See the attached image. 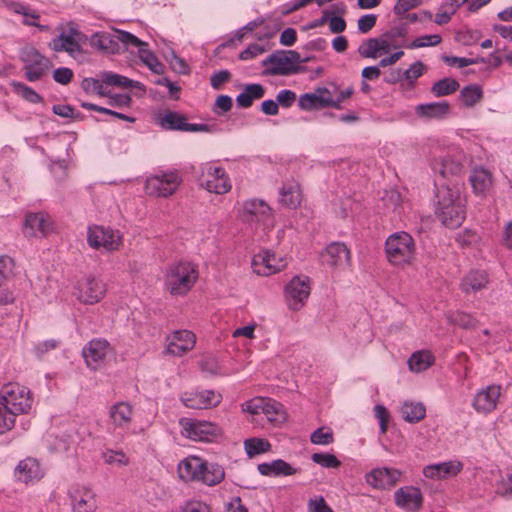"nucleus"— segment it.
I'll list each match as a JSON object with an SVG mask.
<instances>
[{"label": "nucleus", "mask_w": 512, "mask_h": 512, "mask_svg": "<svg viewBox=\"0 0 512 512\" xmlns=\"http://www.w3.org/2000/svg\"><path fill=\"white\" fill-rule=\"evenodd\" d=\"M436 215L450 229L461 226L466 217L465 198L459 187L441 184L436 188Z\"/></svg>", "instance_id": "nucleus-1"}, {"label": "nucleus", "mask_w": 512, "mask_h": 512, "mask_svg": "<svg viewBox=\"0 0 512 512\" xmlns=\"http://www.w3.org/2000/svg\"><path fill=\"white\" fill-rule=\"evenodd\" d=\"M198 276L197 266L192 262H175L166 268L164 287L173 296H183L192 289Z\"/></svg>", "instance_id": "nucleus-2"}, {"label": "nucleus", "mask_w": 512, "mask_h": 512, "mask_svg": "<svg viewBox=\"0 0 512 512\" xmlns=\"http://www.w3.org/2000/svg\"><path fill=\"white\" fill-rule=\"evenodd\" d=\"M385 253L392 265L411 264L416 256L414 239L407 232H395L386 239Z\"/></svg>", "instance_id": "nucleus-3"}, {"label": "nucleus", "mask_w": 512, "mask_h": 512, "mask_svg": "<svg viewBox=\"0 0 512 512\" xmlns=\"http://www.w3.org/2000/svg\"><path fill=\"white\" fill-rule=\"evenodd\" d=\"M309 60L308 57L302 59L295 50H277L262 61V66L270 65L265 71L267 75L287 76L300 72L302 68L298 64Z\"/></svg>", "instance_id": "nucleus-4"}, {"label": "nucleus", "mask_w": 512, "mask_h": 512, "mask_svg": "<svg viewBox=\"0 0 512 512\" xmlns=\"http://www.w3.org/2000/svg\"><path fill=\"white\" fill-rule=\"evenodd\" d=\"M0 397L2 403L16 415L28 413L32 408L31 391L19 383L10 382L3 385Z\"/></svg>", "instance_id": "nucleus-5"}, {"label": "nucleus", "mask_w": 512, "mask_h": 512, "mask_svg": "<svg viewBox=\"0 0 512 512\" xmlns=\"http://www.w3.org/2000/svg\"><path fill=\"white\" fill-rule=\"evenodd\" d=\"M182 183V177L177 170H168L152 175L146 179L145 192L155 197L172 196Z\"/></svg>", "instance_id": "nucleus-6"}, {"label": "nucleus", "mask_w": 512, "mask_h": 512, "mask_svg": "<svg viewBox=\"0 0 512 512\" xmlns=\"http://www.w3.org/2000/svg\"><path fill=\"white\" fill-rule=\"evenodd\" d=\"M180 425L182 435L193 441L212 442L222 436V429L213 422L183 418Z\"/></svg>", "instance_id": "nucleus-7"}, {"label": "nucleus", "mask_w": 512, "mask_h": 512, "mask_svg": "<svg viewBox=\"0 0 512 512\" xmlns=\"http://www.w3.org/2000/svg\"><path fill=\"white\" fill-rule=\"evenodd\" d=\"M20 59L24 64L25 76L31 82L39 80L51 67L50 60L32 46L21 50Z\"/></svg>", "instance_id": "nucleus-8"}, {"label": "nucleus", "mask_w": 512, "mask_h": 512, "mask_svg": "<svg viewBox=\"0 0 512 512\" xmlns=\"http://www.w3.org/2000/svg\"><path fill=\"white\" fill-rule=\"evenodd\" d=\"M88 243L95 249H104L111 252L118 250L122 245V235L118 230L104 226H92L88 229Z\"/></svg>", "instance_id": "nucleus-9"}, {"label": "nucleus", "mask_w": 512, "mask_h": 512, "mask_svg": "<svg viewBox=\"0 0 512 512\" xmlns=\"http://www.w3.org/2000/svg\"><path fill=\"white\" fill-rule=\"evenodd\" d=\"M201 169V186L208 192L226 194L231 190L230 179L222 167L207 163L204 164Z\"/></svg>", "instance_id": "nucleus-10"}, {"label": "nucleus", "mask_w": 512, "mask_h": 512, "mask_svg": "<svg viewBox=\"0 0 512 512\" xmlns=\"http://www.w3.org/2000/svg\"><path fill=\"white\" fill-rule=\"evenodd\" d=\"M238 217L243 222L270 225L272 223V210L264 200L253 198L245 200L241 204Z\"/></svg>", "instance_id": "nucleus-11"}, {"label": "nucleus", "mask_w": 512, "mask_h": 512, "mask_svg": "<svg viewBox=\"0 0 512 512\" xmlns=\"http://www.w3.org/2000/svg\"><path fill=\"white\" fill-rule=\"evenodd\" d=\"M285 299L290 310L298 311L310 295V283L307 276H295L285 286Z\"/></svg>", "instance_id": "nucleus-12"}, {"label": "nucleus", "mask_w": 512, "mask_h": 512, "mask_svg": "<svg viewBox=\"0 0 512 512\" xmlns=\"http://www.w3.org/2000/svg\"><path fill=\"white\" fill-rule=\"evenodd\" d=\"M106 294V286L102 280L87 276L79 281L76 287V297L84 304H96L100 302Z\"/></svg>", "instance_id": "nucleus-13"}, {"label": "nucleus", "mask_w": 512, "mask_h": 512, "mask_svg": "<svg viewBox=\"0 0 512 512\" xmlns=\"http://www.w3.org/2000/svg\"><path fill=\"white\" fill-rule=\"evenodd\" d=\"M182 403L191 409H209L217 406L222 399L214 390L184 392L180 397Z\"/></svg>", "instance_id": "nucleus-14"}, {"label": "nucleus", "mask_w": 512, "mask_h": 512, "mask_svg": "<svg viewBox=\"0 0 512 512\" xmlns=\"http://www.w3.org/2000/svg\"><path fill=\"white\" fill-rule=\"evenodd\" d=\"M461 153L448 152L445 155L434 158L431 162V168L435 174H438L442 178L449 176L459 175L463 171Z\"/></svg>", "instance_id": "nucleus-15"}, {"label": "nucleus", "mask_w": 512, "mask_h": 512, "mask_svg": "<svg viewBox=\"0 0 512 512\" xmlns=\"http://www.w3.org/2000/svg\"><path fill=\"white\" fill-rule=\"evenodd\" d=\"M401 472L394 468H375L366 473V483L374 489L386 490L397 484L400 480Z\"/></svg>", "instance_id": "nucleus-16"}, {"label": "nucleus", "mask_w": 512, "mask_h": 512, "mask_svg": "<svg viewBox=\"0 0 512 512\" xmlns=\"http://www.w3.org/2000/svg\"><path fill=\"white\" fill-rule=\"evenodd\" d=\"M14 476L21 483L34 484L44 477V470L36 458L27 457L17 464Z\"/></svg>", "instance_id": "nucleus-17"}, {"label": "nucleus", "mask_w": 512, "mask_h": 512, "mask_svg": "<svg viewBox=\"0 0 512 512\" xmlns=\"http://www.w3.org/2000/svg\"><path fill=\"white\" fill-rule=\"evenodd\" d=\"M73 512H95L97 499L94 491L86 486L73 487L70 492Z\"/></svg>", "instance_id": "nucleus-18"}, {"label": "nucleus", "mask_w": 512, "mask_h": 512, "mask_svg": "<svg viewBox=\"0 0 512 512\" xmlns=\"http://www.w3.org/2000/svg\"><path fill=\"white\" fill-rule=\"evenodd\" d=\"M285 267V259L278 258L274 253H270L269 251L255 255L252 260L253 271L260 276L272 275Z\"/></svg>", "instance_id": "nucleus-19"}, {"label": "nucleus", "mask_w": 512, "mask_h": 512, "mask_svg": "<svg viewBox=\"0 0 512 512\" xmlns=\"http://www.w3.org/2000/svg\"><path fill=\"white\" fill-rule=\"evenodd\" d=\"M500 394V386L489 385L476 393L472 406L479 413H490L496 409Z\"/></svg>", "instance_id": "nucleus-20"}, {"label": "nucleus", "mask_w": 512, "mask_h": 512, "mask_svg": "<svg viewBox=\"0 0 512 512\" xmlns=\"http://www.w3.org/2000/svg\"><path fill=\"white\" fill-rule=\"evenodd\" d=\"M350 251L344 243L334 242L327 246L322 254L323 263L335 268L344 269L350 265Z\"/></svg>", "instance_id": "nucleus-21"}, {"label": "nucleus", "mask_w": 512, "mask_h": 512, "mask_svg": "<svg viewBox=\"0 0 512 512\" xmlns=\"http://www.w3.org/2000/svg\"><path fill=\"white\" fill-rule=\"evenodd\" d=\"M394 500L399 508L414 512L420 509L423 496L419 488L405 486L395 491Z\"/></svg>", "instance_id": "nucleus-22"}, {"label": "nucleus", "mask_w": 512, "mask_h": 512, "mask_svg": "<svg viewBox=\"0 0 512 512\" xmlns=\"http://www.w3.org/2000/svg\"><path fill=\"white\" fill-rule=\"evenodd\" d=\"M196 344V336L189 330H176L166 338L165 352H189Z\"/></svg>", "instance_id": "nucleus-23"}, {"label": "nucleus", "mask_w": 512, "mask_h": 512, "mask_svg": "<svg viewBox=\"0 0 512 512\" xmlns=\"http://www.w3.org/2000/svg\"><path fill=\"white\" fill-rule=\"evenodd\" d=\"M463 469L460 461H446L431 464L423 468V474L426 478L441 480L456 476Z\"/></svg>", "instance_id": "nucleus-24"}, {"label": "nucleus", "mask_w": 512, "mask_h": 512, "mask_svg": "<svg viewBox=\"0 0 512 512\" xmlns=\"http://www.w3.org/2000/svg\"><path fill=\"white\" fill-rule=\"evenodd\" d=\"M108 415L115 428L123 429L132 422L133 406L128 402H117L110 406Z\"/></svg>", "instance_id": "nucleus-25"}, {"label": "nucleus", "mask_w": 512, "mask_h": 512, "mask_svg": "<svg viewBox=\"0 0 512 512\" xmlns=\"http://www.w3.org/2000/svg\"><path fill=\"white\" fill-rule=\"evenodd\" d=\"M90 44L92 47L108 54L121 52V46L118 45L116 39V29L111 32H96L91 36Z\"/></svg>", "instance_id": "nucleus-26"}, {"label": "nucleus", "mask_w": 512, "mask_h": 512, "mask_svg": "<svg viewBox=\"0 0 512 512\" xmlns=\"http://www.w3.org/2000/svg\"><path fill=\"white\" fill-rule=\"evenodd\" d=\"M449 110L450 105L447 101L419 104L415 107L416 115L425 120L443 119Z\"/></svg>", "instance_id": "nucleus-27"}, {"label": "nucleus", "mask_w": 512, "mask_h": 512, "mask_svg": "<svg viewBox=\"0 0 512 512\" xmlns=\"http://www.w3.org/2000/svg\"><path fill=\"white\" fill-rule=\"evenodd\" d=\"M203 468L204 461L200 457L191 456L183 459L178 464V474L184 481H198Z\"/></svg>", "instance_id": "nucleus-28"}, {"label": "nucleus", "mask_w": 512, "mask_h": 512, "mask_svg": "<svg viewBox=\"0 0 512 512\" xmlns=\"http://www.w3.org/2000/svg\"><path fill=\"white\" fill-rule=\"evenodd\" d=\"M259 473L263 476H290L298 472L289 463L282 459H276L271 462H264L257 467Z\"/></svg>", "instance_id": "nucleus-29"}, {"label": "nucleus", "mask_w": 512, "mask_h": 512, "mask_svg": "<svg viewBox=\"0 0 512 512\" xmlns=\"http://www.w3.org/2000/svg\"><path fill=\"white\" fill-rule=\"evenodd\" d=\"M50 224L47 217L42 213L29 214L25 218L24 233L27 236L45 235Z\"/></svg>", "instance_id": "nucleus-30"}, {"label": "nucleus", "mask_w": 512, "mask_h": 512, "mask_svg": "<svg viewBox=\"0 0 512 512\" xmlns=\"http://www.w3.org/2000/svg\"><path fill=\"white\" fill-rule=\"evenodd\" d=\"M50 47L56 52L65 51L73 57L82 51L80 44L72 36V33L66 34L65 32L54 38L50 43Z\"/></svg>", "instance_id": "nucleus-31"}, {"label": "nucleus", "mask_w": 512, "mask_h": 512, "mask_svg": "<svg viewBox=\"0 0 512 512\" xmlns=\"http://www.w3.org/2000/svg\"><path fill=\"white\" fill-rule=\"evenodd\" d=\"M488 275L485 271H471L461 282V289L465 293L477 292L486 287Z\"/></svg>", "instance_id": "nucleus-32"}, {"label": "nucleus", "mask_w": 512, "mask_h": 512, "mask_svg": "<svg viewBox=\"0 0 512 512\" xmlns=\"http://www.w3.org/2000/svg\"><path fill=\"white\" fill-rule=\"evenodd\" d=\"M469 181L476 194H483L491 187L492 176L488 170L476 168L471 172Z\"/></svg>", "instance_id": "nucleus-33"}, {"label": "nucleus", "mask_w": 512, "mask_h": 512, "mask_svg": "<svg viewBox=\"0 0 512 512\" xmlns=\"http://www.w3.org/2000/svg\"><path fill=\"white\" fill-rule=\"evenodd\" d=\"M159 125L166 130L188 131L189 123L184 115L169 111L159 119Z\"/></svg>", "instance_id": "nucleus-34"}, {"label": "nucleus", "mask_w": 512, "mask_h": 512, "mask_svg": "<svg viewBox=\"0 0 512 512\" xmlns=\"http://www.w3.org/2000/svg\"><path fill=\"white\" fill-rule=\"evenodd\" d=\"M225 477L224 468L217 463L204 462L203 472L199 476L198 481L204 484L214 486L219 484Z\"/></svg>", "instance_id": "nucleus-35"}, {"label": "nucleus", "mask_w": 512, "mask_h": 512, "mask_svg": "<svg viewBox=\"0 0 512 512\" xmlns=\"http://www.w3.org/2000/svg\"><path fill=\"white\" fill-rule=\"evenodd\" d=\"M264 94L265 89L261 84H248L244 91L237 96L236 102L239 107L249 108L255 99L262 98Z\"/></svg>", "instance_id": "nucleus-36"}, {"label": "nucleus", "mask_w": 512, "mask_h": 512, "mask_svg": "<svg viewBox=\"0 0 512 512\" xmlns=\"http://www.w3.org/2000/svg\"><path fill=\"white\" fill-rule=\"evenodd\" d=\"M6 7L14 13L21 14L25 17L23 23L28 26H36L41 30H48V26L39 25L34 20L39 19V14L31 10L27 5L19 2H7Z\"/></svg>", "instance_id": "nucleus-37"}, {"label": "nucleus", "mask_w": 512, "mask_h": 512, "mask_svg": "<svg viewBox=\"0 0 512 512\" xmlns=\"http://www.w3.org/2000/svg\"><path fill=\"white\" fill-rule=\"evenodd\" d=\"M401 414L405 421L416 423L426 415V408L419 402H405L401 407Z\"/></svg>", "instance_id": "nucleus-38"}, {"label": "nucleus", "mask_w": 512, "mask_h": 512, "mask_svg": "<svg viewBox=\"0 0 512 512\" xmlns=\"http://www.w3.org/2000/svg\"><path fill=\"white\" fill-rule=\"evenodd\" d=\"M103 82L106 83L107 86H117L120 88H144V86L139 81L131 80L123 75L116 74L113 72H104Z\"/></svg>", "instance_id": "nucleus-39"}, {"label": "nucleus", "mask_w": 512, "mask_h": 512, "mask_svg": "<svg viewBox=\"0 0 512 512\" xmlns=\"http://www.w3.org/2000/svg\"><path fill=\"white\" fill-rule=\"evenodd\" d=\"M412 372L420 373L435 363L434 354H411L407 361Z\"/></svg>", "instance_id": "nucleus-40"}, {"label": "nucleus", "mask_w": 512, "mask_h": 512, "mask_svg": "<svg viewBox=\"0 0 512 512\" xmlns=\"http://www.w3.org/2000/svg\"><path fill=\"white\" fill-rule=\"evenodd\" d=\"M280 201L289 208H296L301 202V193L298 185L289 184L283 186Z\"/></svg>", "instance_id": "nucleus-41"}, {"label": "nucleus", "mask_w": 512, "mask_h": 512, "mask_svg": "<svg viewBox=\"0 0 512 512\" xmlns=\"http://www.w3.org/2000/svg\"><path fill=\"white\" fill-rule=\"evenodd\" d=\"M138 56L151 72L159 75L164 73V65L152 51L147 49V46H143L138 50Z\"/></svg>", "instance_id": "nucleus-42"}, {"label": "nucleus", "mask_w": 512, "mask_h": 512, "mask_svg": "<svg viewBox=\"0 0 512 512\" xmlns=\"http://www.w3.org/2000/svg\"><path fill=\"white\" fill-rule=\"evenodd\" d=\"M264 406L263 414L266 415L270 422H281L285 420V412L281 403L274 399L266 398Z\"/></svg>", "instance_id": "nucleus-43"}, {"label": "nucleus", "mask_w": 512, "mask_h": 512, "mask_svg": "<svg viewBox=\"0 0 512 512\" xmlns=\"http://www.w3.org/2000/svg\"><path fill=\"white\" fill-rule=\"evenodd\" d=\"M459 86V83L455 79L443 78L433 84L431 92L436 97H442L453 94L458 90Z\"/></svg>", "instance_id": "nucleus-44"}, {"label": "nucleus", "mask_w": 512, "mask_h": 512, "mask_svg": "<svg viewBox=\"0 0 512 512\" xmlns=\"http://www.w3.org/2000/svg\"><path fill=\"white\" fill-rule=\"evenodd\" d=\"M116 39L118 40V45L121 46V51L130 47H135L139 50L143 46H148L146 42H143L135 35L120 29H116Z\"/></svg>", "instance_id": "nucleus-45"}, {"label": "nucleus", "mask_w": 512, "mask_h": 512, "mask_svg": "<svg viewBox=\"0 0 512 512\" xmlns=\"http://www.w3.org/2000/svg\"><path fill=\"white\" fill-rule=\"evenodd\" d=\"M483 96V92L478 85L465 86L460 92V100L467 107L474 106Z\"/></svg>", "instance_id": "nucleus-46"}, {"label": "nucleus", "mask_w": 512, "mask_h": 512, "mask_svg": "<svg viewBox=\"0 0 512 512\" xmlns=\"http://www.w3.org/2000/svg\"><path fill=\"white\" fill-rule=\"evenodd\" d=\"M325 100L323 98H320L319 93L317 92V89H315L312 93H305L302 94L299 97V107L302 110H313V109H321L324 108L322 103H324Z\"/></svg>", "instance_id": "nucleus-47"}, {"label": "nucleus", "mask_w": 512, "mask_h": 512, "mask_svg": "<svg viewBox=\"0 0 512 512\" xmlns=\"http://www.w3.org/2000/svg\"><path fill=\"white\" fill-rule=\"evenodd\" d=\"M270 447V443L261 438H250L244 442V448L249 457L267 452L270 450Z\"/></svg>", "instance_id": "nucleus-48"}, {"label": "nucleus", "mask_w": 512, "mask_h": 512, "mask_svg": "<svg viewBox=\"0 0 512 512\" xmlns=\"http://www.w3.org/2000/svg\"><path fill=\"white\" fill-rule=\"evenodd\" d=\"M83 90L89 94H97L100 96H109L107 85L101 80L95 78H85L81 84Z\"/></svg>", "instance_id": "nucleus-49"}, {"label": "nucleus", "mask_w": 512, "mask_h": 512, "mask_svg": "<svg viewBox=\"0 0 512 512\" xmlns=\"http://www.w3.org/2000/svg\"><path fill=\"white\" fill-rule=\"evenodd\" d=\"M447 319L451 324L459 326L463 329L474 328L477 323L476 319L473 318L471 315L459 311L450 313L447 316Z\"/></svg>", "instance_id": "nucleus-50"}, {"label": "nucleus", "mask_w": 512, "mask_h": 512, "mask_svg": "<svg viewBox=\"0 0 512 512\" xmlns=\"http://www.w3.org/2000/svg\"><path fill=\"white\" fill-rule=\"evenodd\" d=\"M102 457L106 464L118 467L126 466L129 463V458L121 450L107 449L102 453Z\"/></svg>", "instance_id": "nucleus-51"}, {"label": "nucleus", "mask_w": 512, "mask_h": 512, "mask_svg": "<svg viewBox=\"0 0 512 512\" xmlns=\"http://www.w3.org/2000/svg\"><path fill=\"white\" fill-rule=\"evenodd\" d=\"M15 261L13 258L2 255L0 256V286L9 281L14 276Z\"/></svg>", "instance_id": "nucleus-52"}, {"label": "nucleus", "mask_w": 512, "mask_h": 512, "mask_svg": "<svg viewBox=\"0 0 512 512\" xmlns=\"http://www.w3.org/2000/svg\"><path fill=\"white\" fill-rule=\"evenodd\" d=\"M482 37L478 30L465 28L456 32L455 40L464 46H472L476 44Z\"/></svg>", "instance_id": "nucleus-53"}, {"label": "nucleus", "mask_w": 512, "mask_h": 512, "mask_svg": "<svg viewBox=\"0 0 512 512\" xmlns=\"http://www.w3.org/2000/svg\"><path fill=\"white\" fill-rule=\"evenodd\" d=\"M16 416L6 405L0 402V434L14 427Z\"/></svg>", "instance_id": "nucleus-54"}, {"label": "nucleus", "mask_w": 512, "mask_h": 512, "mask_svg": "<svg viewBox=\"0 0 512 512\" xmlns=\"http://www.w3.org/2000/svg\"><path fill=\"white\" fill-rule=\"evenodd\" d=\"M310 441L316 445L331 444L334 441L333 432L330 428H318L311 434Z\"/></svg>", "instance_id": "nucleus-55"}, {"label": "nucleus", "mask_w": 512, "mask_h": 512, "mask_svg": "<svg viewBox=\"0 0 512 512\" xmlns=\"http://www.w3.org/2000/svg\"><path fill=\"white\" fill-rule=\"evenodd\" d=\"M314 463L321 465L324 468H338L341 462L337 457L330 453H314L311 456Z\"/></svg>", "instance_id": "nucleus-56"}, {"label": "nucleus", "mask_w": 512, "mask_h": 512, "mask_svg": "<svg viewBox=\"0 0 512 512\" xmlns=\"http://www.w3.org/2000/svg\"><path fill=\"white\" fill-rule=\"evenodd\" d=\"M441 41H442V38L438 34L424 35V36L418 37L414 41H412L408 45V48L417 49V48H423V47H429V46H436V45L440 44Z\"/></svg>", "instance_id": "nucleus-57"}, {"label": "nucleus", "mask_w": 512, "mask_h": 512, "mask_svg": "<svg viewBox=\"0 0 512 512\" xmlns=\"http://www.w3.org/2000/svg\"><path fill=\"white\" fill-rule=\"evenodd\" d=\"M424 65L421 61H416L410 65V67L403 71V79H405L410 85H413L415 81L423 75Z\"/></svg>", "instance_id": "nucleus-58"}, {"label": "nucleus", "mask_w": 512, "mask_h": 512, "mask_svg": "<svg viewBox=\"0 0 512 512\" xmlns=\"http://www.w3.org/2000/svg\"><path fill=\"white\" fill-rule=\"evenodd\" d=\"M376 38H369L363 41L358 47V53L364 58H377Z\"/></svg>", "instance_id": "nucleus-59"}, {"label": "nucleus", "mask_w": 512, "mask_h": 512, "mask_svg": "<svg viewBox=\"0 0 512 512\" xmlns=\"http://www.w3.org/2000/svg\"><path fill=\"white\" fill-rule=\"evenodd\" d=\"M111 349L110 343L104 338H95L89 341L81 352H103Z\"/></svg>", "instance_id": "nucleus-60"}, {"label": "nucleus", "mask_w": 512, "mask_h": 512, "mask_svg": "<svg viewBox=\"0 0 512 512\" xmlns=\"http://www.w3.org/2000/svg\"><path fill=\"white\" fill-rule=\"evenodd\" d=\"M171 68L173 71L179 74H188L189 67L184 61V59L180 58L174 51H171L170 57L167 58Z\"/></svg>", "instance_id": "nucleus-61"}, {"label": "nucleus", "mask_w": 512, "mask_h": 512, "mask_svg": "<svg viewBox=\"0 0 512 512\" xmlns=\"http://www.w3.org/2000/svg\"><path fill=\"white\" fill-rule=\"evenodd\" d=\"M266 398L258 397L254 398L250 401H247L243 405V411H246L250 414L257 415L263 413V408L265 407Z\"/></svg>", "instance_id": "nucleus-62"}, {"label": "nucleus", "mask_w": 512, "mask_h": 512, "mask_svg": "<svg viewBox=\"0 0 512 512\" xmlns=\"http://www.w3.org/2000/svg\"><path fill=\"white\" fill-rule=\"evenodd\" d=\"M81 356L90 370L96 371L104 364L105 354H81Z\"/></svg>", "instance_id": "nucleus-63"}, {"label": "nucleus", "mask_w": 512, "mask_h": 512, "mask_svg": "<svg viewBox=\"0 0 512 512\" xmlns=\"http://www.w3.org/2000/svg\"><path fill=\"white\" fill-rule=\"evenodd\" d=\"M309 512H333L323 497L311 499L308 503Z\"/></svg>", "instance_id": "nucleus-64"}]
</instances>
